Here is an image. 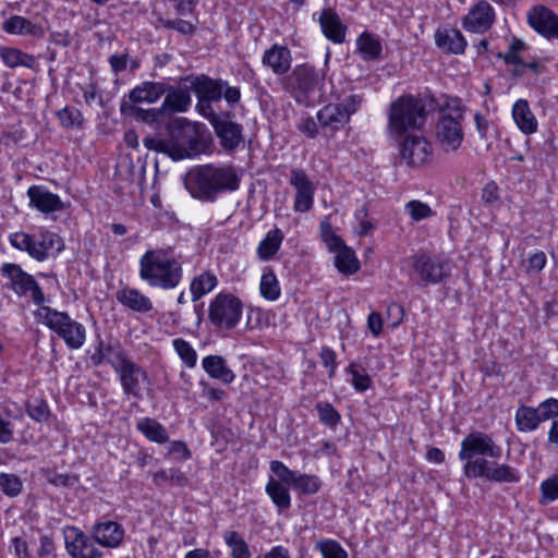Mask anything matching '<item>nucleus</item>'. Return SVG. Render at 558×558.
<instances>
[{
    "label": "nucleus",
    "instance_id": "nucleus-1",
    "mask_svg": "<svg viewBox=\"0 0 558 558\" xmlns=\"http://www.w3.org/2000/svg\"><path fill=\"white\" fill-rule=\"evenodd\" d=\"M501 457V447L483 432H472L461 441L459 459L464 461L463 474L468 478H484L497 483H518V470L506 463L489 460Z\"/></svg>",
    "mask_w": 558,
    "mask_h": 558
},
{
    "label": "nucleus",
    "instance_id": "nucleus-2",
    "mask_svg": "<svg viewBox=\"0 0 558 558\" xmlns=\"http://www.w3.org/2000/svg\"><path fill=\"white\" fill-rule=\"evenodd\" d=\"M168 138L147 136V149L168 155L173 160L192 158L209 149L211 138L202 123H193L185 118H177L168 124Z\"/></svg>",
    "mask_w": 558,
    "mask_h": 558
},
{
    "label": "nucleus",
    "instance_id": "nucleus-3",
    "mask_svg": "<svg viewBox=\"0 0 558 558\" xmlns=\"http://www.w3.org/2000/svg\"><path fill=\"white\" fill-rule=\"evenodd\" d=\"M240 178L231 166H196L184 178V185L191 195L204 202H214L220 193L238 190Z\"/></svg>",
    "mask_w": 558,
    "mask_h": 558
},
{
    "label": "nucleus",
    "instance_id": "nucleus-4",
    "mask_svg": "<svg viewBox=\"0 0 558 558\" xmlns=\"http://www.w3.org/2000/svg\"><path fill=\"white\" fill-rule=\"evenodd\" d=\"M182 275L181 263L165 250H148L140 259V278L153 288L174 289Z\"/></svg>",
    "mask_w": 558,
    "mask_h": 558
},
{
    "label": "nucleus",
    "instance_id": "nucleus-5",
    "mask_svg": "<svg viewBox=\"0 0 558 558\" xmlns=\"http://www.w3.org/2000/svg\"><path fill=\"white\" fill-rule=\"evenodd\" d=\"M426 104L418 96L403 95L391 102L387 131L390 136L401 137L409 130H418L426 122Z\"/></svg>",
    "mask_w": 558,
    "mask_h": 558
},
{
    "label": "nucleus",
    "instance_id": "nucleus-6",
    "mask_svg": "<svg viewBox=\"0 0 558 558\" xmlns=\"http://www.w3.org/2000/svg\"><path fill=\"white\" fill-rule=\"evenodd\" d=\"M10 243L14 248L26 252L37 262L56 257L65 247L63 239L49 230H40L35 234L15 232L10 235Z\"/></svg>",
    "mask_w": 558,
    "mask_h": 558
},
{
    "label": "nucleus",
    "instance_id": "nucleus-7",
    "mask_svg": "<svg viewBox=\"0 0 558 558\" xmlns=\"http://www.w3.org/2000/svg\"><path fill=\"white\" fill-rule=\"evenodd\" d=\"M45 325L62 338L70 349H80L86 339L85 327L72 319L65 312H59L50 306H41L35 313Z\"/></svg>",
    "mask_w": 558,
    "mask_h": 558
},
{
    "label": "nucleus",
    "instance_id": "nucleus-8",
    "mask_svg": "<svg viewBox=\"0 0 558 558\" xmlns=\"http://www.w3.org/2000/svg\"><path fill=\"white\" fill-rule=\"evenodd\" d=\"M463 120L464 108L459 102L440 111L435 136L444 151L452 153L461 147L464 137Z\"/></svg>",
    "mask_w": 558,
    "mask_h": 558
},
{
    "label": "nucleus",
    "instance_id": "nucleus-9",
    "mask_svg": "<svg viewBox=\"0 0 558 558\" xmlns=\"http://www.w3.org/2000/svg\"><path fill=\"white\" fill-rule=\"evenodd\" d=\"M242 307V302L236 296L219 293L209 304V320L219 329H233L241 319Z\"/></svg>",
    "mask_w": 558,
    "mask_h": 558
},
{
    "label": "nucleus",
    "instance_id": "nucleus-10",
    "mask_svg": "<svg viewBox=\"0 0 558 558\" xmlns=\"http://www.w3.org/2000/svg\"><path fill=\"white\" fill-rule=\"evenodd\" d=\"M1 274L9 279V286L19 296L31 294L32 301L41 306L45 302V294L35 278L24 271L17 264H3Z\"/></svg>",
    "mask_w": 558,
    "mask_h": 558
},
{
    "label": "nucleus",
    "instance_id": "nucleus-11",
    "mask_svg": "<svg viewBox=\"0 0 558 558\" xmlns=\"http://www.w3.org/2000/svg\"><path fill=\"white\" fill-rule=\"evenodd\" d=\"M412 268L418 279L416 283L424 286L439 283L450 274L447 262L426 253L412 256Z\"/></svg>",
    "mask_w": 558,
    "mask_h": 558
},
{
    "label": "nucleus",
    "instance_id": "nucleus-12",
    "mask_svg": "<svg viewBox=\"0 0 558 558\" xmlns=\"http://www.w3.org/2000/svg\"><path fill=\"white\" fill-rule=\"evenodd\" d=\"M320 81L319 73L307 64L296 65L284 78V88L291 93L298 101L313 93Z\"/></svg>",
    "mask_w": 558,
    "mask_h": 558
},
{
    "label": "nucleus",
    "instance_id": "nucleus-13",
    "mask_svg": "<svg viewBox=\"0 0 558 558\" xmlns=\"http://www.w3.org/2000/svg\"><path fill=\"white\" fill-rule=\"evenodd\" d=\"M117 360L119 365L116 366V372L120 376V381L124 393L135 398H141V383L147 380L146 371L131 361L125 352H118Z\"/></svg>",
    "mask_w": 558,
    "mask_h": 558
},
{
    "label": "nucleus",
    "instance_id": "nucleus-14",
    "mask_svg": "<svg viewBox=\"0 0 558 558\" xmlns=\"http://www.w3.org/2000/svg\"><path fill=\"white\" fill-rule=\"evenodd\" d=\"M209 122L225 150L233 151L243 142L242 125L232 121L228 114L218 116L210 112Z\"/></svg>",
    "mask_w": 558,
    "mask_h": 558
},
{
    "label": "nucleus",
    "instance_id": "nucleus-15",
    "mask_svg": "<svg viewBox=\"0 0 558 558\" xmlns=\"http://www.w3.org/2000/svg\"><path fill=\"white\" fill-rule=\"evenodd\" d=\"M432 156L429 142L421 135H408L400 144V157L408 166L424 165Z\"/></svg>",
    "mask_w": 558,
    "mask_h": 558
},
{
    "label": "nucleus",
    "instance_id": "nucleus-16",
    "mask_svg": "<svg viewBox=\"0 0 558 558\" xmlns=\"http://www.w3.org/2000/svg\"><path fill=\"white\" fill-rule=\"evenodd\" d=\"M290 184L296 190L293 208L306 213L313 207L315 186L303 169L291 170Z\"/></svg>",
    "mask_w": 558,
    "mask_h": 558
},
{
    "label": "nucleus",
    "instance_id": "nucleus-17",
    "mask_svg": "<svg viewBox=\"0 0 558 558\" xmlns=\"http://www.w3.org/2000/svg\"><path fill=\"white\" fill-rule=\"evenodd\" d=\"M530 26L545 38L558 39V15L544 5H537L527 14Z\"/></svg>",
    "mask_w": 558,
    "mask_h": 558
},
{
    "label": "nucleus",
    "instance_id": "nucleus-18",
    "mask_svg": "<svg viewBox=\"0 0 558 558\" xmlns=\"http://www.w3.org/2000/svg\"><path fill=\"white\" fill-rule=\"evenodd\" d=\"M225 86H227V82L222 80H213L205 75L195 77L191 87L198 98L197 107L203 108L206 105L210 112H214L210 101L221 98Z\"/></svg>",
    "mask_w": 558,
    "mask_h": 558
},
{
    "label": "nucleus",
    "instance_id": "nucleus-19",
    "mask_svg": "<svg viewBox=\"0 0 558 558\" xmlns=\"http://www.w3.org/2000/svg\"><path fill=\"white\" fill-rule=\"evenodd\" d=\"M494 19L493 7L487 1H478L464 16L462 25L468 32L481 34L490 28Z\"/></svg>",
    "mask_w": 558,
    "mask_h": 558
},
{
    "label": "nucleus",
    "instance_id": "nucleus-20",
    "mask_svg": "<svg viewBox=\"0 0 558 558\" xmlns=\"http://www.w3.org/2000/svg\"><path fill=\"white\" fill-rule=\"evenodd\" d=\"M29 205L38 211L48 215L65 208L60 197L43 185H32L27 190Z\"/></svg>",
    "mask_w": 558,
    "mask_h": 558
},
{
    "label": "nucleus",
    "instance_id": "nucleus-21",
    "mask_svg": "<svg viewBox=\"0 0 558 558\" xmlns=\"http://www.w3.org/2000/svg\"><path fill=\"white\" fill-rule=\"evenodd\" d=\"M93 538L101 546L116 548L124 538V529L114 521L96 523L92 529Z\"/></svg>",
    "mask_w": 558,
    "mask_h": 558
},
{
    "label": "nucleus",
    "instance_id": "nucleus-22",
    "mask_svg": "<svg viewBox=\"0 0 558 558\" xmlns=\"http://www.w3.org/2000/svg\"><path fill=\"white\" fill-rule=\"evenodd\" d=\"M262 62L275 74L283 75L291 66L292 56L286 46L275 44L264 52Z\"/></svg>",
    "mask_w": 558,
    "mask_h": 558
},
{
    "label": "nucleus",
    "instance_id": "nucleus-23",
    "mask_svg": "<svg viewBox=\"0 0 558 558\" xmlns=\"http://www.w3.org/2000/svg\"><path fill=\"white\" fill-rule=\"evenodd\" d=\"M435 41L437 47L446 53L461 54L466 47V40L456 28L437 29Z\"/></svg>",
    "mask_w": 558,
    "mask_h": 558
},
{
    "label": "nucleus",
    "instance_id": "nucleus-24",
    "mask_svg": "<svg viewBox=\"0 0 558 558\" xmlns=\"http://www.w3.org/2000/svg\"><path fill=\"white\" fill-rule=\"evenodd\" d=\"M2 29L11 35L32 36L43 38L45 35L44 27L35 24L28 19L21 15H13L2 23Z\"/></svg>",
    "mask_w": 558,
    "mask_h": 558
},
{
    "label": "nucleus",
    "instance_id": "nucleus-25",
    "mask_svg": "<svg viewBox=\"0 0 558 558\" xmlns=\"http://www.w3.org/2000/svg\"><path fill=\"white\" fill-rule=\"evenodd\" d=\"M319 24L324 35L336 44H341L345 38L347 26L342 24L339 15L330 8L323 10Z\"/></svg>",
    "mask_w": 558,
    "mask_h": 558
},
{
    "label": "nucleus",
    "instance_id": "nucleus-26",
    "mask_svg": "<svg viewBox=\"0 0 558 558\" xmlns=\"http://www.w3.org/2000/svg\"><path fill=\"white\" fill-rule=\"evenodd\" d=\"M168 89L169 85L161 82H144L130 92L129 98L133 104H153L165 95Z\"/></svg>",
    "mask_w": 558,
    "mask_h": 558
},
{
    "label": "nucleus",
    "instance_id": "nucleus-27",
    "mask_svg": "<svg viewBox=\"0 0 558 558\" xmlns=\"http://www.w3.org/2000/svg\"><path fill=\"white\" fill-rule=\"evenodd\" d=\"M117 300L123 306L137 313H148L153 310V303L149 298L133 288H124L118 291Z\"/></svg>",
    "mask_w": 558,
    "mask_h": 558
},
{
    "label": "nucleus",
    "instance_id": "nucleus-28",
    "mask_svg": "<svg viewBox=\"0 0 558 558\" xmlns=\"http://www.w3.org/2000/svg\"><path fill=\"white\" fill-rule=\"evenodd\" d=\"M512 117L522 133L533 134L537 131V120L525 99H519L514 102Z\"/></svg>",
    "mask_w": 558,
    "mask_h": 558
},
{
    "label": "nucleus",
    "instance_id": "nucleus-29",
    "mask_svg": "<svg viewBox=\"0 0 558 558\" xmlns=\"http://www.w3.org/2000/svg\"><path fill=\"white\" fill-rule=\"evenodd\" d=\"M165 95V100L160 107L165 114L170 116L175 112H184L191 105V96L186 89L169 86Z\"/></svg>",
    "mask_w": 558,
    "mask_h": 558
},
{
    "label": "nucleus",
    "instance_id": "nucleus-30",
    "mask_svg": "<svg viewBox=\"0 0 558 558\" xmlns=\"http://www.w3.org/2000/svg\"><path fill=\"white\" fill-rule=\"evenodd\" d=\"M204 371L215 379L223 384H230L234 380V373L228 367L226 360L220 355H208L202 361Z\"/></svg>",
    "mask_w": 558,
    "mask_h": 558
},
{
    "label": "nucleus",
    "instance_id": "nucleus-31",
    "mask_svg": "<svg viewBox=\"0 0 558 558\" xmlns=\"http://www.w3.org/2000/svg\"><path fill=\"white\" fill-rule=\"evenodd\" d=\"M74 538L66 543V548L73 558H97L101 553L97 549L89 538L81 531L73 529Z\"/></svg>",
    "mask_w": 558,
    "mask_h": 558
},
{
    "label": "nucleus",
    "instance_id": "nucleus-32",
    "mask_svg": "<svg viewBox=\"0 0 558 558\" xmlns=\"http://www.w3.org/2000/svg\"><path fill=\"white\" fill-rule=\"evenodd\" d=\"M317 120L322 128H329L331 131L338 130L348 123L342 111L337 104H328L317 112Z\"/></svg>",
    "mask_w": 558,
    "mask_h": 558
},
{
    "label": "nucleus",
    "instance_id": "nucleus-33",
    "mask_svg": "<svg viewBox=\"0 0 558 558\" xmlns=\"http://www.w3.org/2000/svg\"><path fill=\"white\" fill-rule=\"evenodd\" d=\"M0 58L9 68L25 66L33 69L36 64L34 56L23 52L17 48L0 47Z\"/></svg>",
    "mask_w": 558,
    "mask_h": 558
},
{
    "label": "nucleus",
    "instance_id": "nucleus-34",
    "mask_svg": "<svg viewBox=\"0 0 558 558\" xmlns=\"http://www.w3.org/2000/svg\"><path fill=\"white\" fill-rule=\"evenodd\" d=\"M136 427L153 442L166 444L169 440L167 429L154 418L144 417L136 423Z\"/></svg>",
    "mask_w": 558,
    "mask_h": 558
},
{
    "label": "nucleus",
    "instance_id": "nucleus-35",
    "mask_svg": "<svg viewBox=\"0 0 558 558\" xmlns=\"http://www.w3.org/2000/svg\"><path fill=\"white\" fill-rule=\"evenodd\" d=\"M515 425L519 432L529 433L535 430L542 423L536 408L520 405L514 415Z\"/></svg>",
    "mask_w": 558,
    "mask_h": 558
},
{
    "label": "nucleus",
    "instance_id": "nucleus-36",
    "mask_svg": "<svg viewBox=\"0 0 558 558\" xmlns=\"http://www.w3.org/2000/svg\"><path fill=\"white\" fill-rule=\"evenodd\" d=\"M283 238V232L278 228L268 231L257 247L258 257L269 260L279 251Z\"/></svg>",
    "mask_w": 558,
    "mask_h": 558
},
{
    "label": "nucleus",
    "instance_id": "nucleus-37",
    "mask_svg": "<svg viewBox=\"0 0 558 558\" xmlns=\"http://www.w3.org/2000/svg\"><path fill=\"white\" fill-rule=\"evenodd\" d=\"M217 283V277L210 271H205L195 277L190 284L192 300L194 302L198 301L202 296L213 291Z\"/></svg>",
    "mask_w": 558,
    "mask_h": 558
},
{
    "label": "nucleus",
    "instance_id": "nucleus-38",
    "mask_svg": "<svg viewBox=\"0 0 558 558\" xmlns=\"http://www.w3.org/2000/svg\"><path fill=\"white\" fill-rule=\"evenodd\" d=\"M335 265L343 275H353L360 269V262L355 253L349 246L343 247L336 253Z\"/></svg>",
    "mask_w": 558,
    "mask_h": 558
},
{
    "label": "nucleus",
    "instance_id": "nucleus-39",
    "mask_svg": "<svg viewBox=\"0 0 558 558\" xmlns=\"http://www.w3.org/2000/svg\"><path fill=\"white\" fill-rule=\"evenodd\" d=\"M357 49L365 60H377L381 53V44L375 36L363 33L356 40Z\"/></svg>",
    "mask_w": 558,
    "mask_h": 558
},
{
    "label": "nucleus",
    "instance_id": "nucleus-40",
    "mask_svg": "<svg viewBox=\"0 0 558 558\" xmlns=\"http://www.w3.org/2000/svg\"><path fill=\"white\" fill-rule=\"evenodd\" d=\"M266 492L279 510H286L291 505L289 489L280 482L270 478Z\"/></svg>",
    "mask_w": 558,
    "mask_h": 558
},
{
    "label": "nucleus",
    "instance_id": "nucleus-41",
    "mask_svg": "<svg viewBox=\"0 0 558 558\" xmlns=\"http://www.w3.org/2000/svg\"><path fill=\"white\" fill-rule=\"evenodd\" d=\"M118 352L123 351L110 344L104 345L102 342H99L95 352L90 355V362L93 363L94 366H99L104 363H108L116 369V366L119 365V362L117 360Z\"/></svg>",
    "mask_w": 558,
    "mask_h": 558
},
{
    "label": "nucleus",
    "instance_id": "nucleus-42",
    "mask_svg": "<svg viewBox=\"0 0 558 558\" xmlns=\"http://www.w3.org/2000/svg\"><path fill=\"white\" fill-rule=\"evenodd\" d=\"M223 538L231 549L232 558H251L248 545L238 532L226 531Z\"/></svg>",
    "mask_w": 558,
    "mask_h": 558
},
{
    "label": "nucleus",
    "instance_id": "nucleus-43",
    "mask_svg": "<svg viewBox=\"0 0 558 558\" xmlns=\"http://www.w3.org/2000/svg\"><path fill=\"white\" fill-rule=\"evenodd\" d=\"M153 481L157 486H161L165 483H169L173 486L179 487L185 486L189 482L185 474L181 472L179 469L174 468L157 471L154 474Z\"/></svg>",
    "mask_w": 558,
    "mask_h": 558
},
{
    "label": "nucleus",
    "instance_id": "nucleus-44",
    "mask_svg": "<svg viewBox=\"0 0 558 558\" xmlns=\"http://www.w3.org/2000/svg\"><path fill=\"white\" fill-rule=\"evenodd\" d=\"M260 294L269 301H276L280 296V287L276 275L269 270L260 278Z\"/></svg>",
    "mask_w": 558,
    "mask_h": 558
},
{
    "label": "nucleus",
    "instance_id": "nucleus-45",
    "mask_svg": "<svg viewBox=\"0 0 558 558\" xmlns=\"http://www.w3.org/2000/svg\"><path fill=\"white\" fill-rule=\"evenodd\" d=\"M291 486L302 494L311 495L319 490L320 482L316 476L296 473Z\"/></svg>",
    "mask_w": 558,
    "mask_h": 558
},
{
    "label": "nucleus",
    "instance_id": "nucleus-46",
    "mask_svg": "<svg viewBox=\"0 0 558 558\" xmlns=\"http://www.w3.org/2000/svg\"><path fill=\"white\" fill-rule=\"evenodd\" d=\"M539 504L546 506L558 499V474L546 478L539 486Z\"/></svg>",
    "mask_w": 558,
    "mask_h": 558
},
{
    "label": "nucleus",
    "instance_id": "nucleus-47",
    "mask_svg": "<svg viewBox=\"0 0 558 558\" xmlns=\"http://www.w3.org/2000/svg\"><path fill=\"white\" fill-rule=\"evenodd\" d=\"M320 236L329 251L335 254L347 246L342 239L333 232L332 227L328 221H323L320 223Z\"/></svg>",
    "mask_w": 558,
    "mask_h": 558
},
{
    "label": "nucleus",
    "instance_id": "nucleus-48",
    "mask_svg": "<svg viewBox=\"0 0 558 558\" xmlns=\"http://www.w3.org/2000/svg\"><path fill=\"white\" fill-rule=\"evenodd\" d=\"M27 414L36 422H46L50 416V410L44 399L35 398L26 404Z\"/></svg>",
    "mask_w": 558,
    "mask_h": 558
},
{
    "label": "nucleus",
    "instance_id": "nucleus-49",
    "mask_svg": "<svg viewBox=\"0 0 558 558\" xmlns=\"http://www.w3.org/2000/svg\"><path fill=\"white\" fill-rule=\"evenodd\" d=\"M173 348L180 359L185 363L187 367H194L197 361L196 351L192 345L184 339L178 338L173 340Z\"/></svg>",
    "mask_w": 558,
    "mask_h": 558
},
{
    "label": "nucleus",
    "instance_id": "nucleus-50",
    "mask_svg": "<svg viewBox=\"0 0 558 558\" xmlns=\"http://www.w3.org/2000/svg\"><path fill=\"white\" fill-rule=\"evenodd\" d=\"M22 481L15 474L1 473L0 488L2 493L9 497H16L22 492Z\"/></svg>",
    "mask_w": 558,
    "mask_h": 558
},
{
    "label": "nucleus",
    "instance_id": "nucleus-51",
    "mask_svg": "<svg viewBox=\"0 0 558 558\" xmlns=\"http://www.w3.org/2000/svg\"><path fill=\"white\" fill-rule=\"evenodd\" d=\"M57 116L61 125L66 129L78 128L83 122L81 111L74 107H65L59 110Z\"/></svg>",
    "mask_w": 558,
    "mask_h": 558
},
{
    "label": "nucleus",
    "instance_id": "nucleus-52",
    "mask_svg": "<svg viewBox=\"0 0 558 558\" xmlns=\"http://www.w3.org/2000/svg\"><path fill=\"white\" fill-rule=\"evenodd\" d=\"M405 210L414 221H421L433 216L432 208L421 201H410L405 204Z\"/></svg>",
    "mask_w": 558,
    "mask_h": 558
},
{
    "label": "nucleus",
    "instance_id": "nucleus-53",
    "mask_svg": "<svg viewBox=\"0 0 558 558\" xmlns=\"http://www.w3.org/2000/svg\"><path fill=\"white\" fill-rule=\"evenodd\" d=\"M323 558H347V551L336 541H322L317 544Z\"/></svg>",
    "mask_w": 558,
    "mask_h": 558
},
{
    "label": "nucleus",
    "instance_id": "nucleus-54",
    "mask_svg": "<svg viewBox=\"0 0 558 558\" xmlns=\"http://www.w3.org/2000/svg\"><path fill=\"white\" fill-rule=\"evenodd\" d=\"M319 420L329 426L336 425L340 421V414L338 411L328 402H318L315 405Z\"/></svg>",
    "mask_w": 558,
    "mask_h": 558
},
{
    "label": "nucleus",
    "instance_id": "nucleus-55",
    "mask_svg": "<svg viewBox=\"0 0 558 558\" xmlns=\"http://www.w3.org/2000/svg\"><path fill=\"white\" fill-rule=\"evenodd\" d=\"M363 102L362 96L357 94H351L344 97L340 102H337L344 118L349 121L350 117L354 114Z\"/></svg>",
    "mask_w": 558,
    "mask_h": 558
},
{
    "label": "nucleus",
    "instance_id": "nucleus-56",
    "mask_svg": "<svg viewBox=\"0 0 558 558\" xmlns=\"http://www.w3.org/2000/svg\"><path fill=\"white\" fill-rule=\"evenodd\" d=\"M541 422L558 418V399L549 398L536 407Z\"/></svg>",
    "mask_w": 558,
    "mask_h": 558
},
{
    "label": "nucleus",
    "instance_id": "nucleus-57",
    "mask_svg": "<svg viewBox=\"0 0 558 558\" xmlns=\"http://www.w3.org/2000/svg\"><path fill=\"white\" fill-rule=\"evenodd\" d=\"M270 470L272 473H275L278 478L286 484L291 485L294 481V477L296 475V472L290 470L287 468L282 462L280 461H271L270 462Z\"/></svg>",
    "mask_w": 558,
    "mask_h": 558
},
{
    "label": "nucleus",
    "instance_id": "nucleus-58",
    "mask_svg": "<svg viewBox=\"0 0 558 558\" xmlns=\"http://www.w3.org/2000/svg\"><path fill=\"white\" fill-rule=\"evenodd\" d=\"M348 372L352 376V385L355 390L363 392L367 390L371 386V377L367 374H362L354 368V364H350L348 367Z\"/></svg>",
    "mask_w": 558,
    "mask_h": 558
},
{
    "label": "nucleus",
    "instance_id": "nucleus-59",
    "mask_svg": "<svg viewBox=\"0 0 558 558\" xmlns=\"http://www.w3.org/2000/svg\"><path fill=\"white\" fill-rule=\"evenodd\" d=\"M336 352L328 348L324 347L320 350L319 357L322 360L323 365L328 368V376L332 377L336 373L337 362H336Z\"/></svg>",
    "mask_w": 558,
    "mask_h": 558
},
{
    "label": "nucleus",
    "instance_id": "nucleus-60",
    "mask_svg": "<svg viewBox=\"0 0 558 558\" xmlns=\"http://www.w3.org/2000/svg\"><path fill=\"white\" fill-rule=\"evenodd\" d=\"M135 116L137 119L148 122V123H155L158 122L160 119V116H163V110H160V108L157 109H142V108H135Z\"/></svg>",
    "mask_w": 558,
    "mask_h": 558
},
{
    "label": "nucleus",
    "instance_id": "nucleus-61",
    "mask_svg": "<svg viewBox=\"0 0 558 558\" xmlns=\"http://www.w3.org/2000/svg\"><path fill=\"white\" fill-rule=\"evenodd\" d=\"M546 255L539 251L530 256L527 271L539 272L546 265Z\"/></svg>",
    "mask_w": 558,
    "mask_h": 558
},
{
    "label": "nucleus",
    "instance_id": "nucleus-62",
    "mask_svg": "<svg viewBox=\"0 0 558 558\" xmlns=\"http://www.w3.org/2000/svg\"><path fill=\"white\" fill-rule=\"evenodd\" d=\"M11 546L14 549L16 558H31L27 542L22 537H13Z\"/></svg>",
    "mask_w": 558,
    "mask_h": 558
},
{
    "label": "nucleus",
    "instance_id": "nucleus-63",
    "mask_svg": "<svg viewBox=\"0 0 558 558\" xmlns=\"http://www.w3.org/2000/svg\"><path fill=\"white\" fill-rule=\"evenodd\" d=\"M299 130L311 138L316 137L318 133L317 123L313 117L304 118L299 125Z\"/></svg>",
    "mask_w": 558,
    "mask_h": 558
},
{
    "label": "nucleus",
    "instance_id": "nucleus-64",
    "mask_svg": "<svg viewBox=\"0 0 558 558\" xmlns=\"http://www.w3.org/2000/svg\"><path fill=\"white\" fill-rule=\"evenodd\" d=\"M367 327L373 336L378 337L383 330V319L379 313L372 312L367 317Z\"/></svg>",
    "mask_w": 558,
    "mask_h": 558
}]
</instances>
